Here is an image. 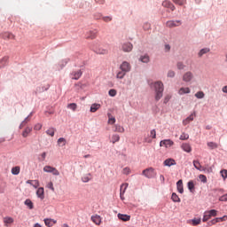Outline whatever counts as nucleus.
<instances>
[{"instance_id": "nucleus-57", "label": "nucleus", "mask_w": 227, "mask_h": 227, "mask_svg": "<svg viewBox=\"0 0 227 227\" xmlns=\"http://www.w3.org/2000/svg\"><path fill=\"white\" fill-rule=\"evenodd\" d=\"M52 175H54L55 176H59V170L57 169L56 168H53V169L51 170Z\"/></svg>"}, {"instance_id": "nucleus-51", "label": "nucleus", "mask_w": 227, "mask_h": 227, "mask_svg": "<svg viewBox=\"0 0 227 227\" xmlns=\"http://www.w3.org/2000/svg\"><path fill=\"white\" fill-rule=\"evenodd\" d=\"M220 175L223 177V180H226L227 178V169H222L220 171Z\"/></svg>"}, {"instance_id": "nucleus-54", "label": "nucleus", "mask_w": 227, "mask_h": 227, "mask_svg": "<svg viewBox=\"0 0 227 227\" xmlns=\"http://www.w3.org/2000/svg\"><path fill=\"white\" fill-rule=\"evenodd\" d=\"M199 178L201 182H203V184H207V176L205 175H200Z\"/></svg>"}, {"instance_id": "nucleus-36", "label": "nucleus", "mask_w": 227, "mask_h": 227, "mask_svg": "<svg viewBox=\"0 0 227 227\" xmlns=\"http://www.w3.org/2000/svg\"><path fill=\"white\" fill-rule=\"evenodd\" d=\"M192 226H198V224H201V218H193L192 219Z\"/></svg>"}, {"instance_id": "nucleus-35", "label": "nucleus", "mask_w": 227, "mask_h": 227, "mask_svg": "<svg viewBox=\"0 0 227 227\" xmlns=\"http://www.w3.org/2000/svg\"><path fill=\"white\" fill-rule=\"evenodd\" d=\"M57 143L59 146H65L67 145V139H65L64 137H60L58 139Z\"/></svg>"}, {"instance_id": "nucleus-4", "label": "nucleus", "mask_w": 227, "mask_h": 227, "mask_svg": "<svg viewBox=\"0 0 227 227\" xmlns=\"http://www.w3.org/2000/svg\"><path fill=\"white\" fill-rule=\"evenodd\" d=\"M132 67L130 66V63L127 61H123L120 66V70H122V72H125L126 74L130 72Z\"/></svg>"}, {"instance_id": "nucleus-37", "label": "nucleus", "mask_w": 227, "mask_h": 227, "mask_svg": "<svg viewBox=\"0 0 227 227\" xmlns=\"http://www.w3.org/2000/svg\"><path fill=\"white\" fill-rule=\"evenodd\" d=\"M125 75H127V73L123 70H121L117 73L116 77H117V79H123V77H125Z\"/></svg>"}, {"instance_id": "nucleus-8", "label": "nucleus", "mask_w": 227, "mask_h": 227, "mask_svg": "<svg viewBox=\"0 0 227 227\" xmlns=\"http://www.w3.org/2000/svg\"><path fill=\"white\" fill-rule=\"evenodd\" d=\"M133 49L134 45L131 43H124L121 45V51H123V52H131Z\"/></svg>"}, {"instance_id": "nucleus-25", "label": "nucleus", "mask_w": 227, "mask_h": 227, "mask_svg": "<svg viewBox=\"0 0 227 227\" xmlns=\"http://www.w3.org/2000/svg\"><path fill=\"white\" fill-rule=\"evenodd\" d=\"M24 205L29 208V210H33L35 208V205L33 204V201L31 200L27 199L24 202Z\"/></svg>"}, {"instance_id": "nucleus-62", "label": "nucleus", "mask_w": 227, "mask_h": 227, "mask_svg": "<svg viewBox=\"0 0 227 227\" xmlns=\"http://www.w3.org/2000/svg\"><path fill=\"white\" fill-rule=\"evenodd\" d=\"M219 201H227V193L219 198Z\"/></svg>"}, {"instance_id": "nucleus-48", "label": "nucleus", "mask_w": 227, "mask_h": 227, "mask_svg": "<svg viewBox=\"0 0 227 227\" xmlns=\"http://www.w3.org/2000/svg\"><path fill=\"white\" fill-rule=\"evenodd\" d=\"M196 98H205V93L203 91H198L195 93Z\"/></svg>"}, {"instance_id": "nucleus-22", "label": "nucleus", "mask_w": 227, "mask_h": 227, "mask_svg": "<svg viewBox=\"0 0 227 227\" xmlns=\"http://www.w3.org/2000/svg\"><path fill=\"white\" fill-rule=\"evenodd\" d=\"M8 59L9 58L8 57H3L1 59H0V69L1 68H4V66L5 65H8Z\"/></svg>"}, {"instance_id": "nucleus-16", "label": "nucleus", "mask_w": 227, "mask_h": 227, "mask_svg": "<svg viewBox=\"0 0 227 227\" xmlns=\"http://www.w3.org/2000/svg\"><path fill=\"white\" fill-rule=\"evenodd\" d=\"M162 6H164V8H169V10H171L172 12H175V5L168 0L162 3Z\"/></svg>"}, {"instance_id": "nucleus-19", "label": "nucleus", "mask_w": 227, "mask_h": 227, "mask_svg": "<svg viewBox=\"0 0 227 227\" xmlns=\"http://www.w3.org/2000/svg\"><path fill=\"white\" fill-rule=\"evenodd\" d=\"M189 93H191V89L189 87H182L178 90V95H187Z\"/></svg>"}, {"instance_id": "nucleus-21", "label": "nucleus", "mask_w": 227, "mask_h": 227, "mask_svg": "<svg viewBox=\"0 0 227 227\" xmlns=\"http://www.w3.org/2000/svg\"><path fill=\"white\" fill-rule=\"evenodd\" d=\"M27 184L33 185L35 189H38V187H40V182L38 180H27Z\"/></svg>"}, {"instance_id": "nucleus-49", "label": "nucleus", "mask_w": 227, "mask_h": 227, "mask_svg": "<svg viewBox=\"0 0 227 227\" xmlns=\"http://www.w3.org/2000/svg\"><path fill=\"white\" fill-rule=\"evenodd\" d=\"M211 217H215L217 215V210L215 209H211L209 211H207Z\"/></svg>"}, {"instance_id": "nucleus-41", "label": "nucleus", "mask_w": 227, "mask_h": 227, "mask_svg": "<svg viewBox=\"0 0 227 227\" xmlns=\"http://www.w3.org/2000/svg\"><path fill=\"white\" fill-rule=\"evenodd\" d=\"M188 189L190 192H194V181L188 182Z\"/></svg>"}, {"instance_id": "nucleus-53", "label": "nucleus", "mask_w": 227, "mask_h": 227, "mask_svg": "<svg viewBox=\"0 0 227 227\" xmlns=\"http://www.w3.org/2000/svg\"><path fill=\"white\" fill-rule=\"evenodd\" d=\"M179 139H180L181 141H186V139H189V134L183 133V134L180 136Z\"/></svg>"}, {"instance_id": "nucleus-61", "label": "nucleus", "mask_w": 227, "mask_h": 227, "mask_svg": "<svg viewBox=\"0 0 227 227\" xmlns=\"http://www.w3.org/2000/svg\"><path fill=\"white\" fill-rule=\"evenodd\" d=\"M151 137L153 139H155V137H157V132L155 131V129L151 130Z\"/></svg>"}, {"instance_id": "nucleus-1", "label": "nucleus", "mask_w": 227, "mask_h": 227, "mask_svg": "<svg viewBox=\"0 0 227 227\" xmlns=\"http://www.w3.org/2000/svg\"><path fill=\"white\" fill-rule=\"evenodd\" d=\"M152 88H154L155 90V100L159 102L164 93V83L162 82H155L151 85Z\"/></svg>"}, {"instance_id": "nucleus-50", "label": "nucleus", "mask_w": 227, "mask_h": 227, "mask_svg": "<svg viewBox=\"0 0 227 227\" xmlns=\"http://www.w3.org/2000/svg\"><path fill=\"white\" fill-rule=\"evenodd\" d=\"M211 217H215L217 215V210L215 209H211L209 211H207Z\"/></svg>"}, {"instance_id": "nucleus-2", "label": "nucleus", "mask_w": 227, "mask_h": 227, "mask_svg": "<svg viewBox=\"0 0 227 227\" xmlns=\"http://www.w3.org/2000/svg\"><path fill=\"white\" fill-rule=\"evenodd\" d=\"M142 175L145 176V178H153L155 176V169L153 168H148L143 170Z\"/></svg>"}, {"instance_id": "nucleus-26", "label": "nucleus", "mask_w": 227, "mask_h": 227, "mask_svg": "<svg viewBox=\"0 0 227 227\" xmlns=\"http://www.w3.org/2000/svg\"><path fill=\"white\" fill-rule=\"evenodd\" d=\"M101 107L100 104H92L90 106V113H97V111L99 110V108Z\"/></svg>"}, {"instance_id": "nucleus-23", "label": "nucleus", "mask_w": 227, "mask_h": 227, "mask_svg": "<svg viewBox=\"0 0 227 227\" xmlns=\"http://www.w3.org/2000/svg\"><path fill=\"white\" fill-rule=\"evenodd\" d=\"M193 166L195 168H197L199 171H205V168L201 166V163H200L198 160H193Z\"/></svg>"}, {"instance_id": "nucleus-15", "label": "nucleus", "mask_w": 227, "mask_h": 227, "mask_svg": "<svg viewBox=\"0 0 227 227\" xmlns=\"http://www.w3.org/2000/svg\"><path fill=\"white\" fill-rule=\"evenodd\" d=\"M163 166H168V168H171V166H176V161L175 160L168 158L164 160Z\"/></svg>"}, {"instance_id": "nucleus-56", "label": "nucleus", "mask_w": 227, "mask_h": 227, "mask_svg": "<svg viewBox=\"0 0 227 227\" xmlns=\"http://www.w3.org/2000/svg\"><path fill=\"white\" fill-rule=\"evenodd\" d=\"M108 95H109L110 97H116V90L111 89V90L108 91Z\"/></svg>"}, {"instance_id": "nucleus-39", "label": "nucleus", "mask_w": 227, "mask_h": 227, "mask_svg": "<svg viewBox=\"0 0 227 227\" xmlns=\"http://www.w3.org/2000/svg\"><path fill=\"white\" fill-rule=\"evenodd\" d=\"M212 218V216L206 211L203 215V223H207V221H209Z\"/></svg>"}, {"instance_id": "nucleus-29", "label": "nucleus", "mask_w": 227, "mask_h": 227, "mask_svg": "<svg viewBox=\"0 0 227 227\" xmlns=\"http://www.w3.org/2000/svg\"><path fill=\"white\" fill-rule=\"evenodd\" d=\"M69 59H62L59 62V68H65V67H67V65L68 64Z\"/></svg>"}, {"instance_id": "nucleus-12", "label": "nucleus", "mask_w": 227, "mask_h": 227, "mask_svg": "<svg viewBox=\"0 0 227 227\" xmlns=\"http://www.w3.org/2000/svg\"><path fill=\"white\" fill-rule=\"evenodd\" d=\"M90 219L94 224H97V226H100L102 223V217L98 215H92Z\"/></svg>"}, {"instance_id": "nucleus-5", "label": "nucleus", "mask_w": 227, "mask_h": 227, "mask_svg": "<svg viewBox=\"0 0 227 227\" xmlns=\"http://www.w3.org/2000/svg\"><path fill=\"white\" fill-rule=\"evenodd\" d=\"M98 34V31L97 30H90L85 34L86 40H95L97 38V35Z\"/></svg>"}, {"instance_id": "nucleus-24", "label": "nucleus", "mask_w": 227, "mask_h": 227, "mask_svg": "<svg viewBox=\"0 0 227 227\" xmlns=\"http://www.w3.org/2000/svg\"><path fill=\"white\" fill-rule=\"evenodd\" d=\"M208 52H210V48H204L199 51L198 56L199 58H201L205 56V54H208Z\"/></svg>"}, {"instance_id": "nucleus-42", "label": "nucleus", "mask_w": 227, "mask_h": 227, "mask_svg": "<svg viewBox=\"0 0 227 227\" xmlns=\"http://www.w3.org/2000/svg\"><path fill=\"white\" fill-rule=\"evenodd\" d=\"M90 180H91V174H88L82 177V181L84 182L85 184L88 183Z\"/></svg>"}, {"instance_id": "nucleus-44", "label": "nucleus", "mask_w": 227, "mask_h": 227, "mask_svg": "<svg viewBox=\"0 0 227 227\" xmlns=\"http://www.w3.org/2000/svg\"><path fill=\"white\" fill-rule=\"evenodd\" d=\"M118 141H120V135H113L111 140L113 145H114V143H118Z\"/></svg>"}, {"instance_id": "nucleus-30", "label": "nucleus", "mask_w": 227, "mask_h": 227, "mask_svg": "<svg viewBox=\"0 0 227 227\" xmlns=\"http://www.w3.org/2000/svg\"><path fill=\"white\" fill-rule=\"evenodd\" d=\"M139 61H141L142 63H150V56L148 55L141 56L139 59Z\"/></svg>"}, {"instance_id": "nucleus-59", "label": "nucleus", "mask_w": 227, "mask_h": 227, "mask_svg": "<svg viewBox=\"0 0 227 227\" xmlns=\"http://www.w3.org/2000/svg\"><path fill=\"white\" fill-rule=\"evenodd\" d=\"M175 75H176L175 71L169 70V71L168 72L167 77H171V78H173V77H175Z\"/></svg>"}, {"instance_id": "nucleus-13", "label": "nucleus", "mask_w": 227, "mask_h": 227, "mask_svg": "<svg viewBox=\"0 0 227 227\" xmlns=\"http://www.w3.org/2000/svg\"><path fill=\"white\" fill-rule=\"evenodd\" d=\"M36 196L37 198H40L41 200H45V190L43 187H39L36 191Z\"/></svg>"}, {"instance_id": "nucleus-38", "label": "nucleus", "mask_w": 227, "mask_h": 227, "mask_svg": "<svg viewBox=\"0 0 227 227\" xmlns=\"http://www.w3.org/2000/svg\"><path fill=\"white\" fill-rule=\"evenodd\" d=\"M11 171L12 175H19L20 173V167L16 166L12 168Z\"/></svg>"}, {"instance_id": "nucleus-63", "label": "nucleus", "mask_w": 227, "mask_h": 227, "mask_svg": "<svg viewBox=\"0 0 227 227\" xmlns=\"http://www.w3.org/2000/svg\"><path fill=\"white\" fill-rule=\"evenodd\" d=\"M217 219H219V223H223L224 221H227V215H223V217H218Z\"/></svg>"}, {"instance_id": "nucleus-14", "label": "nucleus", "mask_w": 227, "mask_h": 227, "mask_svg": "<svg viewBox=\"0 0 227 227\" xmlns=\"http://www.w3.org/2000/svg\"><path fill=\"white\" fill-rule=\"evenodd\" d=\"M194 116H196V113L190 114L189 117H187L186 119H184L183 121V125L184 127H185V125H189V123H191V121H194Z\"/></svg>"}, {"instance_id": "nucleus-7", "label": "nucleus", "mask_w": 227, "mask_h": 227, "mask_svg": "<svg viewBox=\"0 0 227 227\" xmlns=\"http://www.w3.org/2000/svg\"><path fill=\"white\" fill-rule=\"evenodd\" d=\"M182 24V20H168L166 22L167 27H178Z\"/></svg>"}, {"instance_id": "nucleus-40", "label": "nucleus", "mask_w": 227, "mask_h": 227, "mask_svg": "<svg viewBox=\"0 0 227 227\" xmlns=\"http://www.w3.org/2000/svg\"><path fill=\"white\" fill-rule=\"evenodd\" d=\"M171 200L175 203H180V198L178 197V195L176 193H172Z\"/></svg>"}, {"instance_id": "nucleus-3", "label": "nucleus", "mask_w": 227, "mask_h": 227, "mask_svg": "<svg viewBox=\"0 0 227 227\" xmlns=\"http://www.w3.org/2000/svg\"><path fill=\"white\" fill-rule=\"evenodd\" d=\"M182 79H183L184 82H192V79H194V74H192V72H191V71L185 72L183 74Z\"/></svg>"}, {"instance_id": "nucleus-33", "label": "nucleus", "mask_w": 227, "mask_h": 227, "mask_svg": "<svg viewBox=\"0 0 227 227\" xmlns=\"http://www.w3.org/2000/svg\"><path fill=\"white\" fill-rule=\"evenodd\" d=\"M207 146L210 148V150H215V148H218V145L215 142H207Z\"/></svg>"}, {"instance_id": "nucleus-6", "label": "nucleus", "mask_w": 227, "mask_h": 227, "mask_svg": "<svg viewBox=\"0 0 227 227\" xmlns=\"http://www.w3.org/2000/svg\"><path fill=\"white\" fill-rule=\"evenodd\" d=\"M2 38L4 40H17V36L12 32H4L2 34Z\"/></svg>"}, {"instance_id": "nucleus-32", "label": "nucleus", "mask_w": 227, "mask_h": 227, "mask_svg": "<svg viewBox=\"0 0 227 227\" xmlns=\"http://www.w3.org/2000/svg\"><path fill=\"white\" fill-rule=\"evenodd\" d=\"M55 132H56V129H54V128H49V129L46 130L47 136H51V137H54Z\"/></svg>"}, {"instance_id": "nucleus-52", "label": "nucleus", "mask_w": 227, "mask_h": 227, "mask_svg": "<svg viewBox=\"0 0 227 227\" xmlns=\"http://www.w3.org/2000/svg\"><path fill=\"white\" fill-rule=\"evenodd\" d=\"M176 67L178 70H184L185 68V65L184 64V62H177Z\"/></svg>"}, {"instance_id": "nucleus-46", "label": "nucleus", "mask_w": 227, "mask_h": 227, "mask_svg": "<svg viewBox=\"0 0 227 227\" xmlns=\"http://www.w3.org/2000/svg\"><path fill=\"white\" fill-rule=\"evenodd\" d=\"M44 224L47 227H52L53 226L52 219H49V218L44 219Z\"/></svg>"}, {"instance_id": "nucleus-18", "label": "nucleus", "mask_w": 227, "mask_h": 227, "mask_svg": "<svg viewBox=\"0 0 227 227\" xmlns=\"http://www.w3.org/2000/svg\"><path fill=\"white\" fill-rule=\"evenodd\" d=\"M118 219H120L121 221H123L124 223H127V221H130V215H123L119 213L117 215Z\"/></svg>"}, {"instance_id": "nucleus-11", "label": "nucleus", "mask_w": 227, "mask_h": 227, "mask_svg": "<svg viewBox=\"0 0 227 227\" xmlns=\"http://www.w3.org/2000/svg\"><path fill=\"white\" fill-rule=\"evenodd\" d=\"M3 222H4V226L9 227V226H12L13 223H15V220L12 216H5L4 217Z\"/></svg>"}, {"instance_id": "nucleus-31", "label": "nucleus", "mask_w": 227, "mask_h": 227, "mask_svg": "<svg viewBox=\"0 0 227 227\" xmlns=\"http://www.w3.org/2000/svg\"><path fill=\"white\" fill-rule=\"evenodd\" d=\"M114 132H121V134H123L125 132V129L121 127V125H114Z\"/></svg>"}, {"instance_id": "nucleus-28", "label": "nucleus", "mask_w": 227, "mask_h": 227, "mask_svg": "<svg viewBox=\"0 0 227 227\" xmlns=\"http://www.w3.org/2000/svg\"><path fill=\"white\" fill-rule=\"evenodd\" d=\"M33 129L32 128H29V127H27L24 131L22 132V136L24 137H27L29 136V134H31Z\"/></svg>"}, {"instance_id": "nucleus-45", "label": "nucleus", "mask_w": 227, "mask_h": 227, "mask_svg": "<svg viewBox=\"0 0 227 227\" xmlns=\"http://www.w3.org/2000/svg\"><path fill=\"white\" fill-rule=\"evenodd\" d=\"M67 108L71 109V111H76L77 109V104L75 103H70L67 105Z\"/></svg>"}, {"instance_id": "nucleus-64", "label": "nucleus", "mask_w": 227, "mask_h": 227, "mask_svg": "<svg viewBox=\"0 0 227 227\" xmlns=\"http://www.w3.org/2000/svg\"><path fill=\"white\" fill-rule=\"evenodd\" d=\"M150 27H151L150 23H145V24L144 25V29H145V31H148V30L150 29Z\"/></svg>"}, {"instance_id": "nucleus-55", "label": "nucleus", "mask_w": 227, "mask_h": 227, "mask_svg": "<svg viewBox=\"0 0 227 227\" xmlns=\"http://www.w3.org/2000/svg\"><path fill=\"white\" fill-rule=\"evenodd\" d=\"M130 168L126 167L123 168L122 173L123 175H130Z\"/></svg>"}, {"instance_id": "nucleus-47", "label": "nucleus", "mask_w": 227, "mask_h": 227, "mask_svg": "<svg viewBox=\"0 0 227 227\" xmlns=\"http://www.w3.org/2000/svg\"><path fill=\"white\" fill-rule=\"evenodd\" d=\"M53 168H54V167L44 166L43 171H44V173H52V169H53Z\"/></svg>"}, {"instance_id": "nucleus-60", "label": "nucleus", "mask_w": 227, "mask_h": 227, "mask_svg": "<svg viewBox=\"0 0 227 227\" xmlns=\"http://www.w3.org/2000/svg\"><path fill=\"white\" fill-rule=\"evenodd\" d=\"M46 187L48 189H51V191H53L54 192V184H52V182H50L47 184Z\"/></svg>"}, {"instance_id": "nucleus-34", "label": "nucleus", "mask_w": 227, "mask_h": 227, "mask_svg": "<svg viewBox=\"0 0 227 227\" xmlns=\"http://www.w3.org/2000/svg\"><path fill=\"white\" fill-rule=\"evenodd\" d=\"M108 123L110 125H114V123H116V118L111 115V114H108Z\"/></svg>"}, {"instance_id": "nucleus-17", "label": "nucleus", "mask_w": 227, "mask_h": 227, "mask_svg": "<svg viewBox=\"0 0 227 227\" xmlns=\"http://www.w3.org/2000/svg\"><path fill=\"white\" fill-rule=\"evenodd\" d=\"M182 150L184 152H186V153H191L192 152V147H191V145L184 143L181 145Z\"/></svg>"}, {"instance_id": "nucleus-27", "label": "nucleus", "mask_w": 227, "mask_h": 227, "mask_svg": "<svg viewBox=\"0 0 227 227\" xmlns=\"http://www.w3.org/2000/svg\"><path fill=\"white\" fill-rule=\"evenodd\" d=\"M127 187H129V184H122L121 185V189H120V195L123 196L125 194V191H127Z\"/></svg>"}, {"instance_id": "nucleus-9", "label": "nucleus", "mask_w": 227, "mask_h": 227, "mask_svg": "<svg viewBox=\"0 0 227 227\" xmlns=\"http://www.w3.org/2000/svg\"><path fill=\"white\" fill-rule=\"evenodd\" d=\"M175 145V142L171 139H165L160 142V146H165V148H171Z\"/></svg>"}, {"instance_id": "nucleus-10", "label": "nucleus", "mask_w": 227, "mask_h": 227, "mask_svg": "<svg viewBox=\"0 0 227 227\" xmlns=\"http://www.w3.org/2000/svg\"><path fill=\"white\" fill-rule=\"evenodd\" d=\"M82 76V71L78 70V71H73L70 74V77L71 79L74 80V81H79V79H81V77Z\"/></svg>"}, {"instance_id": "nucleus-20", "label": "nucleus", "mask_w": 227, "mask_h": 227, "mask_svg": "<svg viewBox=\"0 0 227 227\" xmlns=\"http://www.w3.org/2000/svg\"><path fill=\"white\" fill-rule=\"evenodd\" d=\"M176 187H177L178 192H180V194H184V181H182V179L177 181Z\"/></svg>"}, {"instance_id": "nucleus-43", "label": "nucleus", "mask_w": 227, "mask_h": 227, "mask_svg": "<svg viewBox=\"0 0 227 227\" xmlns=\"http://www.w3.org/2000/svg\"><path fill=\"white\" fill-rule=\"evenodd\" d=\"M175 4H179V6H184L187 3V0H173Z\"/></svg>"}, {"instance_id": "nucleus-58", "label": "nucleus", "mask_w": 227, "mask_h": 227, "mask_svg": "<svg viewBox=\"0 0 227 227\" xmlns=\"http://www.w3.org/2000/svg\"><path fill=\"white\" fill-rule=\"evenodd\" d=\"M98 54H107V50L106 49H102L100 48L99 50H98Z\"/></svg>"}]
</instances>
